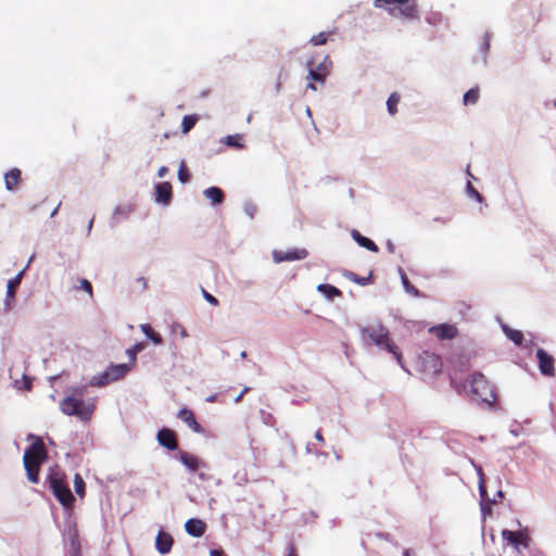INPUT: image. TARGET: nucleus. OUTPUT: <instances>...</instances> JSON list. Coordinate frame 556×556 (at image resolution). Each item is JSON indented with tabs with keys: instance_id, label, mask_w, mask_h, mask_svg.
<instances>
[{
	"instance_id": "1",
	"label": "nucleus",
	"mask_w": 556,
	"mask_h": 556,
	"mask_svg": "<svg viewBox=\"0 0 556 556\" xmlns=\"http://www.w3.org/2000/svg\"><path fill=\"white\" fill-rule=\"evenodd\" d=\"M48 452L41 438L36 437L34 442L26 448L23 464L27 478L31 483L39 482L41 465L47 460Z\"/></svg>"
},
{
	"instance_id": "2",
	"label": "nucleus",
	"mask_w": 556,
	"mask_h": 556,
	"mask_svg": "<svg viewBox=\"0 0 556 556\" xmlns=\"http://www.w3.org/2000/svg\"><path fill=\"white\" fill-rule=\"evenodd\" d=\"M374 5L387 10L395 18L405 21L419 18V10L415 0H375Z\"/></svg>"
},
{
	"instance_id": "3",
	"label": "nucleus",
	"mask_w": 556,
	"mask_h": 556,
	"mask_svg": "<svg viewBox=\"0 0 556 556\" xmlns=\"http://www.w3.org/2000/svg\"><path fill=\"white\" fill-rule=\"evenodd\" d=\"M48 482L53 495L60 504L65 508H72L75 497L68 488L66 475L59 468H51L48 476Z\"/></svg>"
},
{
	"instance_id": "4",
	"label": "nucleus",
	"mask_w": 556,
	"mask_h": 556,
	"mask_svg": "<svg viewBox=\"0 0 556 556\" xmlns=\"http://www.w3.org/2000/svg\"><path fill=\"white\" fill-rule=\"evenodd\" d=\"M362 333L365 340L384 348L388 352L392 353L397 363L402 365V354L399 351V348L390 339V332L383 325L366 327L362 330Z\"/></svg>"
},
{
	"instance_id": "5",
	"label": "nucleus",
	"mask_w": 556,
	"mask_h": 556,
	"mask_svg": "<svg viewBox=\"0 0 556 556\" xmlns=\"http://www.w3.org/2000/svg\"><path fill=\"white\" fill-rule=\"evenodd\" d=\"M60 408L65 415L76 416L83 421H88L94 412L96 404L90 399L84 401L75 396H67L61 401Z\"/></svg>"
},
{
	"instance_id": "6",
	"label": "nucleus",
	"mask_w": 556,
	"mask_h": 556,
	"mask_svg": "<svg viewBox=\"0 0 556 556\" xmlns=\"http://www.w3.org/2000/svg\"><path fill=\"white\" fill-rule=\"evenodd\" d=\"M470 392L477 401L492 404L496 401V394L482 374H473L470 379Z\"/></svg>"
},
{
	"instance_id": "7",
	"label": "nucleus",
	"mask_w": 556,
	"mask_h": 556,
	"mask_svg": "<svg viewBox=\"0 0 556 556\" xmlns=\"http://www.w3.org/2000/svg\"><path fill=\"white\" fill-rule=\"evenodd\" d=\"M331 64H332V62L328 55H326L324 58L323 62H320L316 66L314 65L313 60L307 61V67H308L307 79L309 80L307 84V88L316 91L317 88H316L314 81L324 85L326 81V78L328 77V75L330 73Z\"/></svg>"
},
{
	"instance_id": "8",
	"label": "nucleus",
	"mask_w": 556,
	"mask_h": 556,
	"mask_svg": "<svg viewBox=\"0 0 556 556\" xmlns=\"http://www.w3.org/2000/svg\"><path fill=\"white\" fill-rule=\"evenodd\" d=\"M130 370L128 364L111 365L101 376L93 377L91 384L96 387H103L110 382L123 379Z\"/></svg>"
},
{
	"instance_id": "9",
	"label": "nucleus",
	"mask_w": 556,
	"mask_h": 556,
	"mask_svg": "<svg viewBox=\"0 0 556 556\" xmlns=\"http://www.w3.org/2000/svg\"><path fill=\"white\" fill-rule=\"evenodd\" d=\"M540 372L545 377H555V358L544 349H538L535 352Z\"/></svg>"
},
{
	"instance_id": "10",
	"label": "nucleus",
	"mask_w": 556,
	"mask_h": 556,
	"mask_svg": "<svg viewBox=\"0 0 556 556\" xmlns=\"http://www.w3.org/2000/svg\"><path fill=\"white\" fill-rule=\"evenodd\" d=\"M178 457L182 465H185L192 472L207 467L206 463L194 454L180 451Z\"/></svg>"
},
{
	"instance_id": "11",
	"label": "nucleus",
	"mask_w": 556,
	"mask_h": 556,
	"mask_svg": "<svg viewBox=\"0 0 556 556\" xmlns=\"http://www.w3.org/2000/svg\"><path fill=\"white\" fill-rule=\"evenodd\" d=\"M160 445L164 446L169 451H175L178 447V441L176 433L168 428H162L156 435Z\"/></svg>"
},
{
	"instance_id": "12",
	"label": "nucleus",
	"mask_w": 556,
	"mask_h": 556,
	"mask_svg": "<svg viewBox=\"0 0 556 556\" xmlns=\"http://www.w3.org/2000/svg\"><path fill=\"white\" fill-rule=\"evenodd\" d=\"M502 538L504 541L513 545L515 548H519L520 545L528 546L529 538L526 533L518 531H510V530H503L502 531Z\"/></svg>"
},
{
	"instance_id": "13",
	"label": "nucleus",
	"mask_w": 556,
	"mask_h": 556,
	"mask_svg": "<svg viewBox=\"0 0 556 556\" xmlns=\"http://www.w3.org/2000/svg\"><path fill=\"white\" fill-rule=\"evenodd\" d=\"M430 333L440 340H452L458 334V330L454 325L440 324L430 328Z\"/></svg>"
},
{
	"instance_id": "14",
	"label": "nucleus",
	"mask_w": 556,
	"mask_h": 556,
	"mask_svg": "<svg viewBox=\"0 0 556 556\" xmlns=\"http://www.w3.org/2000/svg\"><path fill=\"white\" fill-rule=\"evenodd\" d=\"M177 417L184 421L193 432L195 433H204L203 427L197 421L194 413L186 407L181 408Z\"/></svg>"
},
{
	"instance_id": "15",
	"label": "nucleus",
	"mask_w": 556,
	"mask_h": 556,
	"mask_svg": "<svg viewBox=\"0 0 556 556\" xmlns=\"http://www.w3.org/2000/svg\"><path fill=\"white\" fill-rule=\"evenodd\" d=\"M306 256H307V251L304 249H302V250L295 249V250H291L288 252L274 251V253H273V257L276 263L303 260Z\"/></svg>"
},
{
	"instance_id": "16",
	"label": "nucleus",
	"mask_w": 556,
	"mask_h": 556,
	"mask_svg": "<svg viewBox=\"0 0 556 556\" xmlns=\"http://www.w3.org/2000/svg\"><path fill=\"white\" fill-rule=\"evenodd\" d=\"M173 197L170 182L164 181L155 186V201L162 204H168Z\"/></svg>"
},
{
	"instance_id": "17",
	"label": "nucleus",
	"mask_w": 556,
	"mask_h": 556,
	"mask_svg": "<svg viewBox=\"0 0 556 556\" xmlns=\"http://www.w3.org/2000/svg\"><path fill=\"white\" fill-rule=\"evenodd\" d=\"M186 532L194 538H200L205 533L206 523L201 519L191 518L185 523Z\"/></svg>"
},
{
	"instance_id": "18",
	"label": "nucleus",
	"mask_w": 556,
	"mask_h": 556,
	"mask_svg": "<svg viewBox=\"0 0 556 556\" xmlns=\"http://www.w3.org/2000/svg\"><path fill=\"white\" fill-rule=\"evenodd\" d=\"M174 544L172 535L165 531H160L155 539V547L161 554H167L170 552Z\"/></svg>"
},
{
	"instance_id": "19",
	"label": "nucleus",
	"mask_w": 556,
	"mask_h": 556,
	"mask_svg": "<svg viewBox=\"0 0 556 556\" xmlns=\"http://www.w3.org/2000/svg\"><path fill=\"white\" fill-rule=\"evenodd\" d=\"M352 238L363 248L377 253L379 251L378 245L367 237H364L359 231L353 229L351 231Z\"/></svg>"
},
{
	"instance_id": "20",
	"label": "nucleus",
	"mask_w": 556,
	"mask_h": 556,
	"mask_svg": "<svg viewBox=\"0 0 556 556\" xmlns=\"http://www.w3.org/2000/svg\"><path fill=\"white\" fill-rule=\"evenodd\" d=\"M21 170L18 168H12L4 175L5 188L9 191L14 190L21 181Z\"/></svg>"
},
{
	"instance_id": "21",
	"label": "nucleus",
	"mask_w": 556,
	"mask_h": 556,
	"mask_svg": "<svg viewBox=\"0 0 556 556\" xmlns=\"http://www.w3.org/2000/svg\"><path fill=\"white\" fill-rule=\"evenodd\" d=\"M204 195L212 204H220L224 201V192L218 187H210L204 190Z\"/></svg>"
},
{
	"instance_id": "22",
	"label": "nucleus",
	"mask_w": 556,
	"mask_h": 556,
	"mask_svg": "<svg viewBox=\"0 0 556 556\" xmlns=\"http://www.w3.org/2000/svg\"><path fill=\"white\" fill-rule=\"evenodd\" d=\"M318 292L323 293L327 299L333 300L334 298L342 296L341 290L328 283H320L317 286Z\"/></svg>"
},
{
	"instance_id": "23",
	"label": "nucleus",
	"mask_w": 556,
	"mask_h": 556,
	"mask_svg": "<svg viewBox=\"0 0 556 556\" xmlns=\"http://www.w3.org/2000/svg\"><path fill=\"white\" fill-rule=\"evenodd\" d=\"M24 270L20 271L15 277L8 281L7 286V300H12L15 296L16 289L21 285Z\"/></svg>"
},
{
	"instance_id": "24",
	"label": "nucleus",
	"mask_w": 556,
	"mask_h": 556,
	"mask_svg": "<svg viewBox=\"0 0 556 556\" xmlns=\"http://www.w3.org/2000/svg\"><path fill=\"white\" fill-rule=\"evenodd\" d=\"M142 332L154 343L162 344L163 339L160 333H157L149 324H142L140 326Z\"/></svg>"
},
{
	"instance_id": "25",
	"label": "nucleus",
	"mask_w": 556,
	"mask_h": 556,
	"mask_svg": "<svg viewBox=\"0 0 556 556\" xmlns=\"http://www.w3.org/2000/svg\"><path fill=\"white\" fill-rule=\"evenodd\" d=\"M400 94L396 92H393L389 96L387 100V109L390 115H395L397 112V104L400 102Z\"/></svg>"
},
{
	"instance_id": "26",
	"label": "nucleus",
	"mask_w": 556,
	"mask_h": 556,
	"mask_svg": "<svg viewBox=\"0 0 556 556\" xmlns=\"http://www.w3.org/2000/svg\"><path fill=\"white\" fill-rule=\"evenodd\" d=\"M198 116L197 115H185L181 122V129L184 134H188L197 124Z\"/></svg>"
},
{
	"instance_id": "27",
	"label": "nucleus",
	"mask_w": 556,
	"mask_h": 556,
	"mask_svg": "<svg viewBox=\"0 0 556 556\" xmlns=\"http://www.w3.org/2000/svg\"><path fill=\"white\" fill-rule=\"evenodd\" d=\"M506 336L517 345H521L523 341V333L520 330L504 327Z\"/></svg>"
},
{
	"instance_id": "28",
	"label": "nucleus",
	"mask_w": 556,
	"mask_h": 556,
	"mask_svg": "<svg viewBox=\"0 0 556 556\" xmlns=\"http://www.w3.org/2000/svg\"><path fill=\"white\" fill-rule=\"evenodd\" d=\"M479 88H471L464 94L463 102L465 105L475 104L479 100Z\"/></svg>"
},
{
	"instance_id": "29",
	"label": "nucleus",
	"mask_w": 556,
	"mask_h": 556,
	"mask_svg": "<svg viewBox=\"0 0 556 556\" xmlns=\"http://www.w3.org/2000/svg\"><path fill=\"white\" fill-rule=\"evenodd\" d=\"M74 488L75 492L78 496L84 497L86 493V484L83 477L79 473H76L74 477Z\"/></svg>"
},
{
	"instance_id": "30",
	"label": "nucleus",
	"mask_w": 556,
	"mask_h": 556,
	"mask_svg": "<svg viewBox=\"0 0 556 556\" xmlns=\"http://www.w3.org/2000/svg\"><path fill=\"white\" fill-rule=\"evenodd\" d=\"M144 348H146V343L139 342L126 351V354L128 355V357L132 364L136 362L137 354L139 352H141Z\"/></svg>"
},
{
	"instance_id": "31",
	"label": "nucleus",
	"mask_w": 556,
	"mask_h": 556,
	"mask_svg": "<svg viewBox=\"0 0 556 556\" xmlns=\"http://www.w3.org/2000/svg\"><path fill=\"white\" fill-rule=\"evenodd\" d=\"M242 140V137L240 135H229L225 138L224 142L229 146V147H232V148H242L243 144L241 142Z\"/></svg>"
},
{
	"instance_id": "32",
	"label": "nucleus",
	"mask_w": 556,
	"mask_h": 556,
	"mask_svg": "<svg viewBox=\"0 0 556 556\" xmlns=\"http://www.w3.org/2000/svg\"><path fill=\"white\" fill-rule=\"evenodd\" d=\"M331 33L321 31L311 38V43L314 46H321L328 41V38Z\"/></svg>"
},
{
	"instance_id": "33",
	"label": "nucleus",
	"mask_w": 556,
	"mask_h": 556,
	"mask_svg": "<svg viewBox=\"0 0 556 556\" xmlns=\"http://www.w3.org/2000/svg\"><path fill=\"white\" fill-rule=\"evenodd\" d=\"M178 179L182 184H186L190 180V174L184 161L180 163L178 168Z\"/></svg>"
},
{
	"instance_id": "34",
	"label": "nucleus",
	"mask_w": 556,
	"mask_h": 556,
	"mask_svg": "<svg viewBox=\"0 0 556 556\" xmlns=\"http://www.w3.org/2000/svg\"><path fill=\"white\" fill-rule=\"evenodd\" d=\"M345 277L351 280V281H354L361 286H366L370 282V275L368 277H358L356 274L350 271L345 275Z\"/></svg>"
},
{
	"instance_id": "35",
	"label": "nucleus",
	"mask_w": 556,
	"mask_h": 556,
	"mask_svg": "<svg viewBox=\"0 0 556 556\" xmlns=\"http://www.w3.org/2000/svg\"><path fill=\"white\" fill-rule=\"evenodd\" d=\"M402 281L405 287V290L414 295H419L418 289H416L414 286L410 285L409 280L407 279L406 275H402Z\"/></svg>"
},
{
	"instance_id": "36",
	"label": "nucleus",
	"mask_w": 556,
	"mask_h": 556,
	"mask_svg": "<svg viewBox=\"0 0 556 556\" xmlns=\"http://www.w3.org/2000/svg\"><path fill=\"white\" fill-rule=\"evenodd\" d=\"M79 289H83L86 292H88L90 296H92V294H93L92 293V286H91L90 281L87 280V279H80Z\"/></svg>"
},
{
	"instance_id": "37",
	"label": "nucleus",
	"mask_w": 556,
	"mask_h": 556,
	"mask_svg": "<svg viewBox=\"0 0 556 556\" xmlns=\"http://www.w3.org/2000/svg\"><path fill=\"white\" fill-rule=\"evenodd\" d=\"M256 205H254L253 203H248L245 204L244 206V212L245 214L250 217V218H253L255 213H256Z\"/></svg>"
},
{
	"instance_id": "38",
	"label": "nucleus",
	"mask_w": 556,
	"mask_h": 556,
	"mask_svg": "<svg viewBox=\"0 0 556 556\" xmlns=\"http://www.w3.org/2000/svg\"><path fill=\"white\" fill-rule=\"evenodd\" d=\"M203 293V298L212 305L214 306H217L218 305V300L212 295L211 293H208L207 291L203 290L202 291Z\"/></svg>"
},
{
	"instance_id": "39",
	"label": "nucleus",
	"mask_w": 556,
	"mask_h": 556,
	"mask_svg": "<svg viewBox=\"0 0 556 556\" xmlns=\"http://www.w3.org/2000/svg\"><path fill=\"white\" fill-rule=\"evenodd\" d=\"M427 358L433 363V367L440 366V358L435 354H426Z\"/></svg>"
},
{
	"instance_id": "40",
	"label": "nucleus",
	"mask_w": 556,
	"mask_h": 556,
	"mask_svg": "<svg viewBox=\"0 0 556 556\" xmlns=\"http://www.w3.org/2000/svg\"><path fill=\"white\" fill-rule=\"evenodd\" d=\"M480 494H481L483 502L495 503V500L490 501L488 498L486 490H485L484 485H482V484L480 485Z\"/></svg>"
},
{
	"instance_id": "41",
	"label": "nucleus",
	"mask_w": 556,
	"mask_h": 556,
	"mask_svg": "<svg viewBox=\"0 0 556 556\" xmlns=\"http://www.w3.org/2000/svg\"><path fill=\"white\" fill-rule=\"evenodd\" d=\"M286 556H298L296 548L294 544L290 543L288 546V554Z\"/></svg>"
},
{
	"instance_id": "42",
	"label": "nucleus",
	"mask_w": 556,
	"mask_h": 556,
	"mask_svg": "<svg viewBox=\"0 0 556 556\" xmlns=\"http://www.w3.org/2000/svg\"><path fill=\"white\" fill-rule=\"evenodd\" d=\"M210 556H225V553L222 548H214L210 551Z\"/></svg>"
},
{
	"instance_id": "43",
	"label": "nucleus",
	"mask_w": 556,
	"mask_h": 556,
	"mask_svg": "<svg viewBox=\"0 0 556 556\" xmlns=\"http://www.w3.org/2000/svg\"><path fill=\"white\" fill-rule=\"evenodd\" d=\"M168 173V168L166 166H161L157 170L159 177H164Z\"/></svg>"
},
{
	"instance_id": "44",
	"label": "nucleus",
	"mask_w": 556,
	"mask_h": 556,
	"mask_svg": "<svg viewBox=\"0 0 556 556\" xmlns=\"http://www.w3.org/2000/svg\"><path fill=\"white\" fill-rule=\"evenodd\" d=\"M314 437L319 443L323 444L325 442L324 435L320 430H317Z\"/></svg>"
},
{
	"instance_id": "45",
	"label": "nucleus",
	"mask_w": 556,
	"mask_h": 556,
	"mask_svg": "<svg viewBox=\"0 0 556 556\" xmlns=\"http://www.w3.org/2000/svg\"><path fill=\"white\" fill-rule=\"evenodd\" d=\"M468 189L475 197H477L479 200L481 199L480 193L471 186V184H468Z\"/></svg>"
},
{
	"instance_id": "46",
	"label": "nucleus",
	"mask_w": 556,
	"mask_h": 556,
	"mask_svg": "<svg viewBox=\"0 0 556 556\" xmlns=\"http://www.w3.org/2000/svg\"><path fill=\"white\" fill-rule=\"evenodd\" d=\"M482 513H483V516L485 517L486 514H489V515L491 514V508L489 506L482 504Z\"/></svg>"
},
{
	"instance_id": "47",
	"label": "nucleus",
	"mask_w": 556,
	"mask_h": 556,
	"mask_svg": "<svg viewBox=\"0 0 556 556\" xmlns=\"http://www.w3.org/2000/svg\"><path fill=\"white\" fill-rule=\"evenodd\" d=\"M199 478L203 481L205 480H208L210 479V476L206 475L205 472H199Z\"/></svg>"
},
{
	"instance_id": "48",
	"label": "nucleus",
	"mask_w": 556,
	"mask_h": 556,
	"mask_svg": "<svg viewBox=\"0 0 556 556\" xmlns=\"http://www.w3.org/2000/svg\"><path fill=\"white\" fill-rule=\"evenodd\" d=\"M248 389H244L236 399H235V402L238 403L241 401L242 396H243V393L247 392Z\"/></svg>"
},
{
	"instance_id": "49",
	"label": "nucleus",
	"mask_w": 556,
	"mask_h": 556,
	"mask_svg": "<svg viewBox=\"0 0 556 556\" xmlns=\"http://www.w3.org/2000/svg\"><path fill=\"white\" fill-rule=\"evenodd\" d=\"M280 88H281V83H280V80L278 79V81H277V84H276V89H277V91H279V90H280Z\"/></svg>"
},
{
	"instance_id": "50",
	"label": "nucleus",
	"mask_w": 556,
	"mask_h": 556,
	"mask_svg": "<svg viewBox=\"0 0 556 556\" xmlns=\"http://www.w3.org/2000/svg\"><path fill=\"white\" fill-rule=\"evenodd\" d=\"M404 556H412L410 551H409V549H405V551H404Z\"/></svg>"
},
{
	"instance_id": "51",
	"label": "nucleus",
	"mask_w": 556,
	"mask_h": 556,
	"mask_svg": "<svg viewBox=\"0 0 556 556\" xmlns=\"http://www.w3.org/2000/svg\"><path fill=\"white\" fill-rule=\"evenodd\" d=\"M180 334H182L184 337H186V336H187L186 330H185V329H182V330L180 331Z\"/></svg>"
},
{
	"instance_id": "52",
	"label": "nucleus",
	"mask_w": 556,
	"mask_h": 556,
	"mask_svg": "<svg viewBox=\"0 0 556 556\" xmlns=\"http://www.w3.org/2000/svg\"><path fill=\"white\" fill-rule=\"evenodd\" d=\"M497 496L503 497V496H504V493H503L502 491H498V492H497Z\"/></svg>"
}]
</instances>
